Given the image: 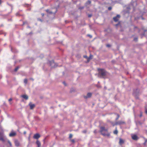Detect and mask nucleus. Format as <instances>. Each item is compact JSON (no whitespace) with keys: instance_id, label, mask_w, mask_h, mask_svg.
I'll return each instance as SVG.
<instances>
[{"instance_id":"f257e3e1","label":"nucleus","mask_w":147,"mask_h":147,"mask_svg":"<svg viewBox=\"0 0 147 147\" xmlns=\"http://www.w3.org/2000/svg\"><path fill=\"white\" fill-rule=\"evenodd\" d=\"M100 132L101 134L104 136H110V133L108 132L107 129H105L104 127L102 126L100 127Z\"/></svg>"},{"instance_id":"f03ea898","label":"nucleus","mask_w":147,"mask_h":147,"mask_svg":"<svg viewBox=\"0 0 147 147\" xmlns=\"http://www.w3.org/2000/svg\"><path fill=\"white\" fill-rule=\"evenodd\" d=\"M98 75L102 78H104L106 76L107 72L104 69L98 68Z\"/></svg>"},{"instance_id":"7ed1b4c3","label":"nucleus","mask_w":147,"mask_h":147,"mask_svg":"<svg viewBox=\"0 0 147 147\" xmlns=\"http://www.w3.org/2000/svg\"><path fill=\"white\" fill-rule=\"evenodd\" d=\"M0 140L4 142L5 141L3 132L0 133Z\"/></svg>"},{"instance_id":"20e7f679","label":"nucleus","mask_w":147,"mask_h":147,"mask_svg":"<svg viewBox=\"0 0 147 147\" xmlns=\"http://www.w3.org/2000/svg\"><path fill=\"white\" fill-rule=\"evenodd\" d=\"M120 16L119 15H117L116 16L113 17V20L115 22H117L119 20L120 18Z\"/></svg>"},{"instance_id":"39448f33","label":"nucleus","mask_w":147,"mask_h":147,"mask_svg":"<svg viewBox=\"0 0 147 147\" xmlns=\"http://www.w3.org/2000/svg\"><path fill=\"white\" fill-rule=\"evenodd\" d=\"M124 140L122 139L121 138H119V144L121 145L122 146L123 144H124Z\"/></svg>"},{"instance_id":"423d86ee","label":"nucleus","mask_w":147,"mask_h":147,"mask_svg":"<svg viewBox=\"0 0 147 147\" xmlns=\"http://www.w3.org/2000/svg\"><path fill=\"white\" fill-rule=\"evenodd\" d=\"M40 136L39 134H38V133H37V134H35L34 135V136H33V138L34 139H37L38 138H40Z\"/></svg>"},{"instance_id":"0eeeda50","label":"nucleus","mask_w":147,"mask_h":147,"mask_svg":"<svg viewBox=\"0 0 147 147\" xmlns=\"http://www.w3.org/2000/svg\"><path fill=\"white\" fill-rule=\"evenodd\" d=\"M132 138L134 140H137L138 139V138L137 136L136 135H134L131 136Z\"/></svg>"},{"instance_id":"6e6552de","label":"nucleus","mask_w":147,"mask_h":147,"mask_svg":"<svg viewBox=\"0 0 147 147\" xmlns=\"http://www.w3.org/2000/svg\"><path fill=\"white\" fill-rule=\"evenodd\" d=\"M92 94L91 93H88L87 94V96H84V97L85 98H90L91 97Z\"/></svg>"},{"instance_id":"1a4fd4ad","label":"nucleus","mask_w":147,"mask_h":147,"mask_svg":"<svg viewBox=\"0 0 147 147\" xmlns=\"http://www.w3.org/2000/svg\"><path fill=\"white\" fill-rule=\"evenodd\" d=\"M14 143L15 146H16L18 147L20 146V143L17 140H15L14 141Z\"/></svg>"},{"instance_id":"9d476101","label":"nucleus","mask_w":147,"mask_h":147,"mask_svg":"<svg viewBox=\"0 0 147 147\" xmlns=\"http://www.w3.org/2000/svg\"><path fill=\"white\" fill-rule=\"evenodd\" d=\"M16 135V133L14 132H11L9 134V136L10 137H13L15 136Z\"/></svg>"},{"instance_id":"9b49d317","label":"nucleus","mask_w":147,"mask_h":147,"mask_svg":"<svg viewBox=\"0 0 147 147\" xmlns=\"http://www.w3.org/2000/svg\"><path fill=\"white\" fill-rule=\"evenodd\" d=\"M36 144L37 145V147H41V143L38 140H37L36 142Z\"/></svg>"},{"instance_id":"f8f14e48","label":"nucleus","mask_w":147,"mask_h":147,"mask_svg":"<svg viewBox=\"0 0 147 147\" xmlns=\"http://www.w3.org/2000/svg\"><path fill=\"white\" fill-rule=\"evenodd\" d=\"M29 105L30 107V109H32L35 107V105L34 104H29Z\"/></svg>"},{"instance_id":"ddd939ff","label":"nucleus","mask_w":147,"mask_h":147,"mask_svg":"<svg viewBox=\"0 0 147 147\" xmlns=\"http://www.w3.org/2000/svg\"><path fill=\"white\" fill-rule=\"evenodd\" d=\"M117 124L121 125L125 123V122L123 121H118L117 123Z\"/></svg>"},{"instance_id":"4468645a","label":"nucleus","mask_w":147,"mask_h":147,"mask_svg":"<svg viewBox=\"0 0 147 147\" xmlns=\"http://www.w3.org/2000/svg\"><path fill=\"white\" fill-rule=\"evenodd\" d=\"M93 57V55H90V56L89 57H88V58L87 59V61L88 62L90 59H92V57Z\"/></svg>"},{"instance_id":"2eb2a0df","label":"nucleus","mask_w":147,"mask_h":147,"mask_svg":"<svg viewBox=\"0 0 147 147\" xmlns=\"http://www.w3.org/2000/svg\"><path fill=\"white\" fill-rule=\"evenodd\" d=\"M22 97L26 100H27L28 99V96L26 95H23L22 96Z\"/></svg>"},{"instance_id":"dca6fc26","label":"nucleus","mask_w":147,"mask_h":147,"mask_svg":"<svg viewBox=\"0 0 147 147\" xmlns=\"http://www.w3.org/2000/svg\"><path fill=\"white\" fill-rule=\"evenodd\" d=\"M118 133V131L117 129H116L113 131V133L117 135Z\"/></svg>"},{"instance_id":"f3484780","label":"nucleus","mask_w":147,"mask_h":147,"mask_svg":"<svg viewBox=\"0 0 147 147\" xmlns=\"http://www.w3.org/2000/svg\"><path fill=\"white\" fill-rule=\"evenodd\" d=\"M91 3V1L90 0L86 2V4L87 5H89Z\"/></svg>"},{"instance_id":"a211bd4d","label":"nucleus","mask_w":147,"mask_h":147,"mask_svg":"<svg viewBox=\"0 0 147 147\" xmlns=\"http://www.w3.org/2000/svg\"><path fill=\"white\" fill-rule=\"evenodd\" d=\"M28 80L27 79H25L24 80V82L25 84H26L27 83Z\"/></svg>"},{"instance_id":"6ab92c4d","label":"nucleus","mask_w":147,"mask_h":147,"mask_svg":"<svg viewBox=\"0 0 147 147\" xmlns=\"http://www.w3.org/2000/svg\"><path fill=\"white\" fill-rule=\"evenodd\" d=\"M144 145L147 146V139L145 140V142L144 143Z\"/></svg>"},{"instance_id":"aec40b11","label":"nucleus","mask_w":147,"mask_h":147,"mask_svg":"<svg viewBox=\"0 0 147 147\" xmlns=\"http://www.w3.org/2000/svg\"><path fill=\"white\" fill-rule=\"evenodd\" d=\"M19 68V67H16L14 69V71H16L18 70V69Z\"/></svg>"},{"instance_id":"412c9836","label":"nucleus","mask_w":147,"mask_h":147,"mask_svg":"<svg viewBox=\"0 0 147 147\" xmlns=\"http://www.w3.org/2000/svg\"><path fill=\"white\" fill-rule=\"evenodd\" d=\"M145 113L147 114V106L145 107Z\"/></svg>"},{"instance_id":"4be33fe9","label":"nucleus","mask_w":147,"mask_h":147,"mask_svg":"<svg viewBox=\"0 0 147 147\" xmlns=\"http://www.w3.org/2000/svg\"><path fill=\"white\" fill-rule=\"evenodd\" d=\"M72 136H73V135H72V134H69V138L71 139L72 138Z\"/></svg>"},{"instance_id":"5701e85b","label":"nucleus","mask_w":147,"mask_h":147,"mask_svg":"<svg viewBox=\"0 0 147 147\" xmlns=\"http://www.w3.org/2000/svg\"><path fill=\"white\" fill-rule=\"evenodd\" d=\"M8 143L9 144L10 146H11V145H12L11 144L9 140L8 141Z\"/></svg>"},{"instance_id":"b1692460","label":"nucleus","mask_w":147,"mask_h":147,"mask_svg":"<svg viewBox=\"0 0 147 147\" xmlns=\"http://www.w3.org/2000/svg\"><path fill=\"white\" fill-rule=\"evenodd\" d=\"M49 10L48 9H47L46 10V11L47 12H49L50 13H52L51 11H49Z\"/></svg>"},{"instance_id":"393cba45","label":"nucleus","mask_w":147,"mask_h":147,"mask_svg":"<svg viewBox=\"0 0 147 147\" xmlns=\"http://www.w3.org/2000/svg\"><path fill=\"white\" fill-rule=\"evenodd\" d=\"M142 116V113L141 112H140V117H141Z\"/></svg>"},{"instance_id":"a878e982","label":"nucleus","mask_w":147,"mask_h":147,"mask_svg":"<svg viewBox=\"0 0 147 147\" xmlns=\"http://www.w3.org/2000/svg\"><path fill=\"white\" fill-rule=\"evenodd\" d=\"M71 141L73 143H74L75 142V140L74 139L71 140Z\"/></svg>"},{"instance_id":"bb28decb","label":"nucleus","mask_w":147,"mask_h":147,"mask_svg":"<svg viewBox=\"0 0 147 147\" xmlns=\"http://www.w3.org/2000/svg\"><path fill=\"white\" fill-rule=\"evenodd\" d=\"M84 58H85L86 59H87H87L88 58V57L86 55H84Z\"/></svg>"},{"instance_id":"cd10ccee","label":"nucleus","mask_w":147,"mask_h":147,"mask_svg":"<svg viewBox=\"0 0 147 147\" xmlns=\"http://www.w3.org/2000/svg\"><path fill=\"white\" fill-rule=\"evenodd\" d=\"M111 9H112V7H109L108 8V9L109 10H111Z\"/></svg>"},{"instance_id":"c85d7f7f","label":"nucleus","mask_w":147,"mask_h":147,"mask_svg":"<svg viewBox=\"0 0 147 147\" xmlns=\"http://www.w3.org/2000/svg\"><path fill=\"white\" fill-rule=\"evenodd\" d=\"M82 132L84 133H86L87 132V131L86 130H84Z\"/></svg>"},{"instance_id":"c756f323","label":"nucleus","mask_w":147,"mask_h":147,"mask_svg":"<svg viewBox=\"0 0 147 147\" xmlns=\"http://www.w3.org/2000/svg\"><path fill=\"white\" fill-rule=\"evenodd\" d=\"M106 46H107V47H111V45H109V44H107L106 45Z\"/></svg>"},{"instance_id":"7c9ffc66","label":"nucleus","mask_w":147,"mask_h":147,"mask_svg":"<svg viewBox=\"0 0 147 147\" xmlns=\"http://www.w3.org/2000/svg\"><path fill=\"white\" fill-rule=\"evenodd\" d=\"M137 38H135L134 39V40L135 41H137Z\"/></svg>"},{"instance_id":"2f4dec72","label":"nucleus","mask_w":147,"mask_h":147,"mask_svg":"<svg viewBox=\"0 0 147 147\" xmlns=\"http://www.w3.org/2000/svg\"><path fill=\"white\" fill-rule=\"evenodd\" d=\"M87 36H89L90 38H92V36L90 34H88Z\"/></svg>"},{"instance_id":"473e14b6","label":"nucleus","mask_w":147,"mask_h":147,"mask_svg":"<svg viewBox=\"0 0 147 147\" xmlns=\"http://www.w3.org/2000/svg\"><path fill=\"white\" fill-rule=\"evenodd\" d=\"M92 16V15L89 14L88 15V17L89 18H90V17H91Z\"/></svg>"},{"instance_id":"72a5a7b5","label":"nucleus","mask_w":147,"mask_h":147,"mask_svg":"<svg viewBox=\"0 0 147 147\" xmlns=\"http://www.w3.org/2000/svg\"><path fill=\"white\" fill-rule=\"evenodd\" d=\"M94 132L95 134L96 133L97 131L96 130H94Z\"/></svg>"},{"instance_id":"f704fd0d","label":"nucleus","mask_w":147,"mask_h":147,"mask_svg":"<svg viewBox=\"0 0 147 147\" xmlns=\"http://www.w3.org/2000/svg\"><path fill=\"white\" fill-rule=\"evenodd\" d=\"M12 100V99L11 98H10L9 99V101H11Z\"/></svg>"},{"instance_id":"c9c22d12","label":"nucleus","mask_w":147,"mask_h":147,"mask_svg":"<svg viewBox=\"0 0 147 147\" xmlns=\"http://www.w3.org/2000/svg\"><path fill=\"white\" fill-rule=\"evenodd\" d=\"M51 63H51V66H52V65H52V64H55L53 62V61L52 62H51Z\"/></svg>"},{"instance_id":"e433bc0d","label":"nucleus","mask_w":147,"mask_h":147,"mask_svg":"<svg viewBox=\"0 0 147 147\" xmlns=\"http://www.w3.org/2000/svg\"><path fill=\"white\" fill-rule=\"evenodd\" d=\"M63 83L65 85V86L66 85L65 82H63Z\"/></svg>"},{"instance_id":"4c0bfd02","label":"nucleus","mask_w":147,"mask_h":147,"mask_svg":"<svg viewBox=\"0 0 147 147\" xmlns=\"http://www.w3.org/2000/svg\"><path fill=\"white\" fill-rule=\"evenodd\" d=\"M2 3V1L1 0H0V5H1Z\"/></svg>"},{"instance_id":"58836bf2","label":"nucleus","mask_w":147,"mask_h":147,"mask_svg":"<svg viewBox=\"0 0 147 147\" xmlns=\"http://www.w3.org/2000/svg\"><path fill=\"white\" fill-rule=\"evenodd\" d=\"M30 80H32V81H34V79H33V78H30Z\"/></svg>"},{"instance_id":"ea45409f","label":"nucleus","mask_w":147,"mask_h":147,"mask_svg":"<svg viewBox=\"0 0 147 147\" xmlns=\"http://www.w3.org/2000/svg\"><path fill=\"white\" fill-rule=\"evenodd\" d=\"M83 7H82V8H81V9H83Z\"/></svg>"},{"instance_id":"a19ab883","label":"nucleus","mask_w":147,"mask_h":147,"mask_svg":"<svg viewBox=\"0 0 147 147\" xmlns=\"http://www.w3.org/2000/svg\"><path fill=\"white\" fill-rule=\"evenodd\" d=\"M118 25V24H116V26H117Z\"/></svg>"},{"instance_id":"79ce46f5","label":"nucleus","mask_w":147,"mask_h":147,"mask_svg":"<svg viewBox=\"0 0 147 147\" xmlns=\"http://www.w3.org/2000/svg\"><path fill=\"white\" fill-rule=\"evenodd\" d=\"M135 28H137V27H135Z\"/></svg>"},{"instance_id":"37998d69","label":"nucleus","mask_w":147,"mask_h":147,"mask_svg":"<svg viewBox=\"0 0 147 147\" xmlns=\"http://www.w3.org/2000/svg\"><path fill=\"white\" fill-rule=\"evenodd\" d=\"M44 14H42V16H44Z\"/></svg>"},{"instance_id":"c03bdc74","label":"nucleus","mask_w":147,"mask_h":147,"mask_svg":"<svg viewBox=\"0 0 147 147\" xmlns=\"http://www.w3.org/2000/svg\"><path fill=\"white\" fill-rule=\"evenodd\" d=\"M142 19H144V18H142Z\"/></svg>"}]
</instances>
